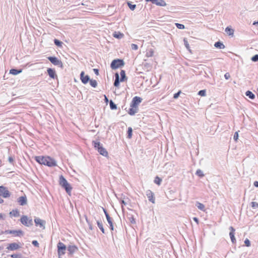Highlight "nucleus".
<instances>
[{"instance_id":"3","label":"nucleus","mask_w":258,"mask_h":258,"mask_svg":"<svg viewBox=\"0 0 258 258\" xmlns=\"http://www.w3.org/2000/svg\"><path fill=\"white\" fill-rule=\"evenodd\" d=\"M94 147L101 155L105 157L107 156V151L99 142H94Z\"/></svg>"},{"instance_id":"51","label":"nucleus","mask_w":258,"mask_h":258,"mask_svg":"<svg viewBox=\"0 0 258 258\" xmlns=\"http://www.w3.org/2000/svg\"><path fill=\"white\" fill-rule=\"evenodd\" d=\"M153 51L152 50L150 51L149 52L147 53V55L148 56H152L153 55Z\"/></svg>"},{"instance_id":"49","label":"nucleus","mask_w":258,"mask_h":258,"mask_svg":"<svg viewBox=\"0 0 258 258\" xmlns=\"http://www.w3.org/2000/svg\"><path fill=\"white\" fill-rule=\"evenodd\" d=\"M238 133L237 132H235L234 135V137H233V139L236 141L238 139Z\"/></svg>"},{"instance_id":"5","label":"nucleus","mask_w":258,"mask_h":258,"mask_svg":"<svg viewBox=\"0 0 258 258\" xmlns=\"http://www.w3.org/2000/svg\"><path fill=\"white\" fill-rule=\"evenodd\" d=\"M13 234L15 236L22 237L24 235V232L21 230H7L3 231V234Z\"/></svg>"},{"instance_id":"50","label":"nucleus","mask_w":258,"mask_h":258,"mask_svg":"<svg viewBox=\"0 0 258 258\" xmlns=\"http://www.w3.org/2000/svg\"><path fill=\"white\" fill-rule=\"evenodd\" d=\"M224 77L225 79L228 80L230 78V75L229 73H226L224 75Z\"/></svg>"},{"instance_id":"8","label":"nucleus","mask_w":258,"mask_h":258,"mask_svg":"<svg viewBox=\"0 0 258 258\" xmlns=\"http://www.w3.org/2000/svg\"><path fill=\"white\" fill-rule=\"evenodd\" d=\"M48 59L54 65L57 66L60 68L63 67L61 61L55 56H49Z\"/></svg>"},{"instance_id":"12","label":"nucleus","mask_w":258,"mask_h":258,"mask_svg":"<svg viewBox=\"0 0 258 258\" xmlns=\"http://www.w3.org/2000/svg\"><path fill=\"white\" fill-rule=\"evenodd\" d=\"M146 196L150 202L153 204L155 203L154 194L151 190L149 189L146 191Z\"/></svg>"},{"instance_id":"39","label":"nucleus","mask_w":258,"mask_h":258,"mask_svg":"<svg viewBox=\"0 0 258 258\" xmlns=\"http://www.w3.org/2000/svg\"><path fill=\"white\" fill-rule=\"evenodd\" d=\"M54 44L57 46H61L62 44L63 43L61 41L56 39H55L54 40Z\"/></svg>"},{"instance_id":"7","label":"nucleus","mask_w":258,"mask_h":258,"mask_svg":"<svg viewBox=\"0 0 258 258\" xmlns=\"http://www.w3.org/2000/svg\"><path fill=\"white\" fill-rule=\"evenodd\" d=\"M20 221L22 224L27 227L33 225L32 219H29L27 216H22L21 218Z\"/></svg>"},{"instance_id":"19","label":"nucleus","mask_w":258,"mask_h":258,"mask_svg":"<svg viewBox=\"0 0 258 258\" xmlns=\"http://www.w3.org/2000/svg\"><path fill=\"white\" fill-rule=\"evenodd\" d=\"M27 198L25 196L20 197L18 199V202L21 206H24L27 204Z\"/></svg>"},{"instance_id":"36","label":"nucleus","mask_w":258,"mask_h":258,"mask_svg":"<svg viewBox=\"0 0 258 258\" xmlns=\"http://www.w3.org/2000/svg\"><path fill=\"white\" fill-rule=\"evenodd\" d=\"M196 174L200 177H202L204 176L203 172L201 169H198L196 172Z\"/></svg>"},{"instance_id":"53","label":"nucleus","mask_w":258,"mask_h":258,"mask_svg":"<svg viewBox=\"0 0 258 258\" xmlns=\"http://www.w3.org/2000/svg\"><path fill=\"white\" fill-rule=\"evenodd\" d=\"M8 161H9V162L10 163L13 164V161H14V159L12 157L10 156L8 158Z\"/></svg>"},{"instance_id":"27","label":"nucleus","mask_w":258,"mask_h":258,"mask_svg":"<svg viewBox=\"0 0 258 258\" xmlns=\"http://www.w3.org/2000/svg\"><path fill=\"white\" fill-rule=\"evenodd\" d=\"M124 35L119 32H114L113 33V36L117 39H121L123 38Z\"/></svg>"},{"instance_id":"55","label":"nucleus","mask_w":258,"mask_h":258,"mask_svg":"<svg viewBox=\"0 0 258 258\" xmlns=\"http://www.w3.org/2000/svg\"><path fill=\"white\" fill-rule=\"evenodd\" d=\"M120 204H121L122 208L123 207V205H126V203L123 200H121Z\"/></svg>"},{"instance_id":"32","label":"nucleus","mask_w":258,"mask_h":258,"mask_svg":"<svg viewBox=\"0 0 258 258\" xmlns=\"http://www.w3.org/2000/svg\"><path fill=\"white\" fill-rule=\"evenodd\" d=\"M109 105L111 110H115L117 109L116 104H115L112 100H110L109 101Z\"/></svg>"},{"instance_id":"48","label":"nucleus","mask_w":258,"mask_h":258,"mask_svg":"<svg viewBox=\"0 0 258 258\" xmlns=\"http://www.w3.org/2000/svg\"><path fill=\"white\" fill-rule=\"evenodd\" d=\"M181 93V91H179L178 92L175 93L173 95V98L174 99H177L179 96L180 94Z\"/></svg>"},{"instance_id":"31","label":"nucleus","mask_w":258,"mask_h":258,"mask_svg":"<svg viewBox=\"0 0 258 258\" xmlns=\"http://www.w3.org/2000/svg\"><path fill=\"white\" fill-rule=\"evenodd\" d=\"M245 95L251 99H253L255 98V95L250 91H247Z\"/></svg>"},{"instance_id":"6","label":"nucleus","mask_w":258,"mask_h":258,"mask_svg":"<svg viewBox=\"0 0 258 258\" xmlns=\"http://www.w3.org/2000/svg\"><path fill=\"white\" fill-rule=\"evenodd\" d=\"M57 253L59 256L63 255L67 249V247L64 243L59 242L57 244Z\"/></svg>"},{"instance_id":"57","label":"nucleus","mask_w":258,"mask_h":258,"mask_svg":"<svg viewBox=\"0 0 258 258\" xmlns=\"http://www.w3.org/2000/svg\"><path fill=\"white\" fill-rule=\"evenodd\" d=\"M86 219L87 222L88 223V224H89V228H90V229L91 230H92V225L90 224V223L88 222V219H87V217H86Z\"/></svg>"},{"instance_id":"4","label":"nucleus","mask_w":258,"mask_h":258,"mask_svg":"<svg viewBox=\"0 0 258 258\" xmlns=\"http://www.w3.org/2000/svg\"><path fill=\"white\" fill-rule=\"evenodd\" d=\"M124 65V62L122 59H116L112 61L110 67L112 69L115 70L118 68L121 67Z\"/></svg>"},{"instance_id":"58","label":"nucleus","mask_w":258,"mask_h":258,"mask_svg":"<svg viewBox=\"0 0 258 258\" xmlns=\"http://www.w3.org/2000/svg\"><path fill=\"white\" fill-rule=\"evenodd\" d=\"M253 185L256 187H258V181H255L254 182V183H253Z\"/></svg>"},{"instance_id":"46","label":"nucleus","mask_w":258,"mask_h":258,"mask_svg":"<svg viewBox=\"0 0 258 258\" xmlns=\"http://www.w3.org/2000/svg\"><path fill=\"white\" fill-rule=\"evenodd\" d=\"M131 48L132 49L136 50L138 49V46L137 44L133 43L131 44Z\"/></svg>"},{"instance_id":"38","label":"nucleus","mask_w":258,"mask_h":258,"mask_svg":"<svg viewBox=\"0 0 258 258\" xmlns=\"http://www.w3.org/2000/svg\"><path fill=\"white\" fill-rule=\"evenodd\" d=\"M175 25L176 26V27L179 29H184L185 28V26L183 24L176 23Z\"/></svg>"},{"instance_id":"41","label":"nucleus","mask_w":258,"mask_h":258,"mask_svg":"<svg viewBox=\"0 0 258 258\" xmlns=\"http://www.w3.org/2000/svg\"><path fill=\"white\" fill-rule=\"evenodd\" d=\"M198 95L201 96H205L206 95V91L205 90H201L199 91Z\"/></svg>"},{"instance_id":"61","label":"nucleus","mask_w":258,"mask_h":258,"mask_svg":"<svg viewBox=\"0 0 258 258\" xmlns=\"http://www.w3.org/2000/svg\"><path fill=\"white\" fill-rule=\"evenodd\" d=\"M3 202H4V200L0 198V204L3 203Z\"/></svg>"},{"instance_id":"45","label":"nucleus","mask_w":258,"mask_h":258,"mask_svg":"<svg viewBox=\"0 0 258 258\" xmlns=\"http://www.w3.org/2000/svg\"><path fill=\"white\" fill-rule=\"evenodd\" d=\"M10 256L12 258H20L21 255L19 254H13Z\"/></svg>"},{"instance_id":"63","label":"nucleus","mask_w":258,"mask_h":258,"mask_svg":"<svg viewBox=\"0 0 258 258\" xmlns=\"http://www.w3.org/2000/svg\"><path fill=\"white\" fill-rule=\"evenodd\" d=\"M81 9H82V12H86V10H83V7H82L81 8Z\"/></svg>"},{"instance_id":"18","label":"nucleus","mask_w":258,"mask_h":258,"mask_svg":"<svg viewBox=\"0 0 258 258\" xmlns=\"http://www.w3.org/2000/svg\"><path fill=\"white\" fill-rule=\"evenodd\" d=\"M47 73H48L49 76L51 78H52V79L57 78V75L55 73V71L54 70L51 69V68H48L47 69Z\"/></svg>"},{"instance_id":"14","label":"nucleus","mask_w":258,"mask_h":258,"mask_svg":"<svg viewBox=\"0 0 258 258\" xmlns=\"http://www.w3.org/2000/svg\"><path fill=\"white\" fill-rule=\"evenodd\" d=\"M34 222L36 226H39L43 229L45 228V224L46 222L44 220H41L39 218H36L34 219Z\"/></svg>"},{"instance_id":"35","label":"nucleus","mask_w":258,"mask_h":258,"mask_svg":"<svg viewBox=\"0 0 258 258\" xmlns=\"http://www.w3.org/2000/svg\"><path fill=\"white\" fill-rule=\"evenodd\" d=\"M162 179L158 176H156L154 179V182L157 185H159L161 184Z\"/></svg>"},{"instance_id":"30","label":"nucleus","mask_w":258,"mask_h":258,"mask_svg":"<svg viewBox=\"0 0 258 258\" xmlns=\"http://www.w3.org/2000/svg\"><path fill=\"white\" fill-rule=\"evenodd\" d=\"M97 224L98 227L99 228V229L102 231V232L103 233H105V230H104V229L103 228V223H102V221H97Z\"/></svg>"},{"instance_id":"26","label":"nucleus","mask_w":258,"mask_h":258,"mask_svg":"<svg viewBox=\"0 0 258 258\" xmlns=\"http://www.w3.org/2000/svg\"><path fill=\"white\" fill-rule=\"evenodd\" d=\"M196 206L200 210L205 211V206L204 204L199 202H197L196 203Z\"/></svg>"},{"instance_id":"29","label":"nucleus","mask_w":258,"mask_h":258,"mask_svg":"<svg viewBox=\"0 0 258 258\" xmlns=\"http://www.w3.org/2000/svg\"><path fill=\"white\" fill-rule=\"evenodd\" d=\"M225 31L230 36H233L234 34V30L230 28L229 27H227L225 30Z\"/></svg>"},{"instance_id":"9","label":"nucleus","mask_w":258,"mask_h":258,"mask_svg":"<svg viewBox=\"0 0 258 258\" xmlns=\"http://www.w3.org/2000/svg\"><path fill=\"white\" fill-rule=\"evenodd\" d=\"M142 99L138 96H135L133 98V100L130 104V107L138 108L139 104L142 102Z\"/></svg>"},{"instance_id":"11","label":"nucleus","mask_w":258,"mask_h":258,"mask_svg":"<svg viewBox=\"0 0 258 258\" xmlns=\"http://www.w3.org/2000/svg\"><path fill=\"white\" fill-rule=\"evenodd\" d=\"M0 196L4 198H7L10 196V192L6 187L0 186Z\"/></svg>"},{"instance_id":"1","label":"nucleus","mask_w":258,"mask_h":258,"mask_svg":"<svg viewBox=\"0 0 258 258\" xmlns=\"http://www.w3.org/2000/svg\"><path fill=\"white\" fill-rule=\"evenodd\" d=\"M35 159L39 164H43L48 167H54L57 165L55 160L48 156H36Z\"/></svg>"},{"instance_id":"47","label":"nucleus","mask_w":258,"mask_h":258,"mask_svg":"<svg viewBox=\"0 0 258 258\" xmlns=\"http://www.w3.org/2000/svg\"><path fill=\"white\" fill-rule=\"evenodd\" d=\"M32 243L34 246L39 247V244L37 240H33Z\"/></svg>"},{"instance_id":"22","label":"nucleus","mask_w":258,"mask_h":258,"mask_svg":"<svg viewBox=\"0 0 258 258\" xmlns=\"http://www.w3.org/2000/svg\"><path fill=\"white\" fill-rule=\"evenodd\" d=\"M139 109L137 108H134L133 107H131L128 111V113L130 115H134L138 111Z\"/></svg>"},{"instance_id":"21","label":"nucleus","mask_w":258,"mask_h":258,"mask_svg":"<svg viewBox=\"0 0 258 258\" xmlns=\"http://www.w3.org/2000/svg\"><path fill=\"white\" fill-rule=\"evenodd\" d=\"M120 75V82H122L127 80V77H126V75H125V71L122 70H121Z\"/></svg>"},{"instance_id":"15","label":"nucleus","mask_w":258,"mask_h":258,"mask_svg":"<svg viewBox=\"0 0 258 258\" xmlns=\"http://www.w3.org/2000/svg\"><path fill=\"white\" fill-rule=\"evenodd\" d=\"M146 2H151L152 4L159 6H165L166 4L163 0H146Z\"/></svg>"},{"instance_id":"62","label":"nucleus","mask_w":258,"mask_h":258,"mask_svg":"<svg viewBox=\"0 0 258 258\" xmlns=\"http://www.w3.org/2000/svg\"><path fill=\"white\" fill-rule=\"evenodd\" d=\"M105 101L106 102L108 101V98H107L105 96Z\"/></svg>"},{"instance_id":"25","label":"nucleus","mask_w":258,"mask_h":258,"mask_svg":"<svg viewBox=\"0 0 258 258\" xmlns=\"http://www.w3.org/2000/svg\"><path fill=\"white\" fill-rule=\"evenodd\" d=\"M214 46L220 49H224L225 48V45L220 41L216 42L214 44Z\"/></svg>"},{"instance_id":"24","label":"nucleus","mask_w":258,"mask_h":258,"mask_svg":"<svg viewBox=\"0 0 258 258\" xmlns=\"http://www.w3.org/2000/svg\"><path fill=\"white\" fill-rule=\"evenodd\" d=\"M10 217H17L19 216V212L17 209L13 210L9 213Z\"/></svg>"},{"instance_id":"56","label":"nucleus","mask_w":258,"mask_h":258,"mask_svg":"<svg viewBox=\"0 0 258 258\" xmlns=\"http://www.w3.org/2000/svg\"><path fill=\"white\" fill-rule=\"evenodd\" d=\"M193 220L195 222H196L198 224H199V219L197 217H194L193 218Z\"/></svg>"},{"instance_id":"43","label":"nucleus","mask_w":258,"mask_h":258,"mask_svg":"<svg viewBox=\"0 0 258 258\" xmlns=\"http://www.w3.org/2000/svg\"><path fill=\"white\" fill-rule=\"evenodd\" d=\"M251 206L253 208H258V203H256L255 202H252L251 203Z\"/></svg>"},{"instance_id":"60","label":"nucleus","mask_w":258,"mask_h":258,"mask_svg":"<svg viewBox=\"0 0 258 258\" xmlns=\"http://www.w3.org/2000/svg\"><path fill=\"white\" fill-rule=\"evenodd\" d=\"M253 25H255V24H257L258 25V21H255L253 22Z\"/></svg>"},{"instance_id":"23","label":"nucleus","mask_w":258,"mask_h":258,"mask_svg":"<svg viewBox=\"0 0 258 258\" xmlns=\"http://www.w3.org/2000/svg\"><path fill=\"white\" fill-rule=\"evenodd\" d=\"M77 249V247L75 245H70L67 248V250L69 251L70 254H73Z\"/></svg>"},{"instance_id":"16","label":"nucleus","mask_w":258,"mask_h":258,"mask_svg":"<svg viewBox=\"0 0 258 258\" xmlns=\"http://www.w3.org/2000/svg\"><path fill=\"white\" fill-rule=\"evenodd\" d=\"M229 229L230 230L229 232V236L230 237L232 242L234 243L236 242V239L234 236L235 229L232 226H230L229 227Z\"/></svg>"},{"instance_id":"54","label":"nucleus","mask_w":258,"mask_h":258,"mask_svg":"<svg viewBox=\"0 0 258 258\" xmlns=\"http://www.w3.org/2000/svg\"><path fill=\"white\" fill-rule=\"evenodd\" d=\"M93 71L96 75H99V70L97 69H94Z\"/></svg>"},{"instance_id":"20","label":"nucleus","mask_w":258,"mask_h":258,"mask_svg":"<svg viewBox=\"0 0 258 258\" xmlns=\"http://www.w3.org/2000/svg\"><path fill=\"white\" fill-rule=\"evenodd\" d=\"M120 82V80L119 79V74L117 73H116L115 74V80L113 84L114 86L115 87L119 86Z\"/></svg>"},{"instance_id":"64","label":"nucleus","mask_w":258,"mask_h":258,"mask_svg":"<svg viewBox=\"0 0 258 258\" xmlns=\"http://www.w3.org/2000/svg\"><path fill=\"white\" fill-rule=\"evenodd\" d=\"M3 234V231H0V235H2Z\"/></svg>"},{"instance_id":"34","label":"nucleus","mask_w":258,"mask_h":258,"mask_svg":"<svg viewBox=\"0 0 258 258\" xmlns=\"http://www.w3.org/2000/svg\"><path fill=\"white\" fill-rule=\"evenodd\" d=\"M133 129L131 127H129L127 132V138L128 139H131L132 137Z\"/></svg>"},{"instance_id":"37","label":"nucleus","mask_w":258,"mask_h":258,"mask_svg":"<svg viewBox=\"0 0 258 258\" xmlns=\"http://www.w3.org/2000/svg\"><path fill=\"white\" fill-rule=\"evenodd\" d=\"M183 42H184V44L185 46V47L188 50H189V45L188 44V41L187 40L186 38H184L183 39Z\"/></svg>"},{"instance_id":"10","label":"nucleus","mask_w":258,"mask_h":258,"mask_svg":"<svg viewBox=\"0 0 258 258\" xmlns=\"http://www.w3.org/2000/svg\"><path fill=\"white\" fill-rule=\"evenodd\" d=\"M103 212L105 215L107 221L109 225V228L111 230H113V223L112 219L110 217L109 214L107 213L106 210L104 208H103Z\"/></svg>"},{"instance_id":"44","label":"nucleus","mask_w":258,"mask_h":258,"mask_svg":"<svg viewBox=\"0 0 258 258\" xmlns=\"http://www.w3.org/2000/svg\"><path fill=\"white\" fill-rule=\"evenodd\" d=\"M244 244L245 245L247 246V247H249L250 246V241H249V239H248L247 238H246L245 240H244Z\"/></svg>"},{"instance_id":"17","label":"nucleus","mask_w":258,"mask_h":258,"mask_svg":"<svg viewBox=\"0 0 258 258\" xmlns=\"http://www.w3.org/2000/svg\"><path fill=\"white\" fill-rule=\"evenodd\" d=\"M90 78L88 75H85V73L82 71V83L86 84L90 81Z\"/></svg>"},{"instance_id":"2","label":"nucleus","mask_w":258,"mask_h":258,"mask_svg":"<svg viewBox=\"0 0 258 258\" xmlns=\"http://www.w3.org/2000/svg\"><path fill=\"white\" fill-rule=\"evenodd\" d=\"M59 184L68 194H70L72 188L62 175L59 176Z\"/></svg>"},{"instance_id":"33","label":"nucleus","mask_w":258,"mask_h":258,"mask_svg":"<svg viewBox=\"0 0 258 258\" xmlns=\"http://www.w3.org/2000/svg\"><path fill=\"white\" fill-rule=\"evenodd\" d=\"M89 82L90 85L93 88H96L97 86V82L95 80L90 79Z\"/></svg>"},{"instance_id":"59","label":"nucleus","mask_w":258,"mask_h":258,"mask_svg":"<svg viewBox=\"0 0 258 258\" xmlns=\"http://www.w3.org/2000/svg\"><path fill=\"white\" fill-rule=\"evenodd\" d=\"M0 219H4V215L2 213H0Z\"/></svg>"},{"instance_id":"52","label":"nucleus","mask_w":258,"mask_h":258,"mask_svg":"<svg viewBox=\"0 0 258 258\" xmlns=\"http://www.w3.org/2000/svg\"><path fill=\"white\" fill-rule=\"evenodd\" d=\"M130 222L132 223L135 224L136 223L135 219H134V218L133 216L130 218Z\"/></svg>"},{"instance_id":"28","label":"nucleus","mask_w":258,"mask_h":258,"mask_svg":"<svg viewBox=\"0 0 258 258\" xmlns=\"http://www.w3.org/2000/svg\"><path fill=\"white\" fill-rule=\"evenodd\" d=\"M22 70L21 69L17 70L15 69H12L10 70V73L14 75H17L22 72Z\"/></svg>"},{"instance_id":"40","label":"nucleus","mask_w":258,"mask_h":258,"mask_svg":"<svg viewBox=\"0 0 258 258\" xmlns=\"http://www.w3.org/2000/svg\"><path fill=\"white\" fill-rule=\"evenodd\" d=\"M127 5L130 9L132 11H134L136 8V5H133L130 2H127Z\"/></svg>"},{"instance_id":"42","label":"nucleus","mask_w":258,"mask_h":258,"mask_svg":"<svg viewBox=\"0 0 258 258\" xmlns=\"http://www.w3.org/2000/svg\"><path fill=\"white\" fill-rule=\"evenodd\" d=\"M251 60L253 62H256L258 61V54H255L253 55L251 58Z\"/></svg>"},{"instance_id":"13","label":"nucleus","mask_w":258,"mask_h":258,"mask_svg":"<svg viewBox=\"0 0 258 258\" xmlns=\"http://www.w3.org/2000/svg\"><path fill=\"white\" fill-rule=\"evenodd\" d=\"M21 247V246L17 243L13 242L10 243L7 247V249L10 250H15Z\"/></svg>"}]
</instances>
